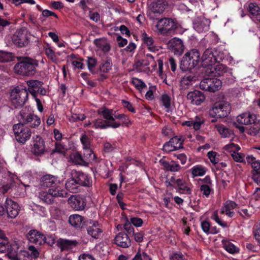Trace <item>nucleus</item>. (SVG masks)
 <instances>
[{
	"mask_svg": "<svg viewBox=\"0 0 260 260\" xmlns=\"http://www.w3.org/2000/svg\"><path fill=\"white\" fill-rule=\"evenodd\" d=\"M40 185L42 188L49 187L47 192H43L40 194V198L48 204H51L54 202V197L66 198L68 196V192L66 190L61 189L58 183L63 184L62 181L60 180H39Z\"/></svg>",
	"mask_w": 260,
	"mask_h": 260,
	"instance_id": "f257e3e1",
	"label": "nucleus"
},
{
	"mask_svg": "<svg viewBox=\"0 0 260 260\" xmlns=\"http://www.w3.org/2000/svg\"><path fill=\"white\" fill-rule=\"evenodd\" d=\"M38 66V60L29 57H22L15 65L14 70L19 75L32 77L36 74Z\"/></svg>",
	"mask_w": 260,
	"mask_h": 260,
	"instance_id": "f03ea898",
	"label": "nucleus"
},
{
	"mask_svg": "<svg viewBox=\"0 0 260 260\" xmlns=\"http://www.w3.org/2000/svg\"><path fill=\"white\" fill-rule=\"evenodd\" d=\"M200 52L195 49L186 52L181 60L180 68L182 71L193 69L201 61Z\"/></svg>",
	"mask_w": 260,
	"mask_h": 260,
	"instance_id": "7ed1b4c3",
	"label": "nucleus"
},
{
	"mask_svg": "<svg viewBox=\"0 0 260 260\" xmlns=\"http://www.w3.org/2000/svg\"><path fill=\"white\" fill-rule=\"evenodd\" d=\"M157 32L165 36H171L177 28L175 22L171 18H164L158 20L156 24Z\"/></svg>",
	"mask_w": 260,
	"mask_h": 260,
	"instance_id": "20e7f679",
	"label": "nucleus"
},
{
	"mask_svg": "<svg viewBox=\"0 0 260 260\" xmlns=\"http://www.w3.org/2000/svg\"><path fill=\"white\" fill-rule=\"evenodd\" d=\"M13 130L16 140L22 144H24L31 136L30 129L21 121L13 125Z\"/></svg>",
	"mask_w": 260,
	"mask_h": 260,
	"instance_id": "39448f33",
	"label": "nucleus"
},
{
	"mask_svg": "<svg viewBox=\"0 0 260 260\" xmlns=\"http://www.w3.org/2000/svg\"><path fill=\"white\" fill-rule=\"evenodd\" d=\"M231 107L225 102L215 103L209 111V115L212 117L218 118L225 117L230 113Z\"/></svg>",
	"mask_w": 260,
	"mask_h": 260,
	"instance_id": "423d86ee",
	"label": "nucleus"
},
{
	"mask_svg": "<svg viewBox=\"0 0 260 260\" xmlns=\"http://www.w3.org/2000/svg\"><path fill=\"white\" fill-rule=\"evenodd\" d=\"M19 121L24 123L25 125L29 124L31 128L38 127L41 123V119L37 115L28 112L25 109L21 110L19 114Z\"/></svg>",
	"mask_w": 260,
	"mask_h": 260,
	"instance_id": "0eeeda50",
	"label": "nucleus"
},
{
	"mask_svg": "<svg viewBox=\"0 0 260 260\" xmlns=\"http://www.w3.org/2000/svg\"><path fill=\"white\" fill-rule=\"evenodd\" d=\"M166 185L176 189L180 193L189 194L191 193L190 184L185 180H166Z\"/></svg>",
	"mask_w": 260,
	"mask_h": 260,
	"instance_id": "6e6552de",
	"label": "nucleus"
},
{
	"mask_svg": "<svg viewBox=\"0 0 260 260\" xmlns=\"http://www.w3.org/2000/svg\"><path fill=\"white\" fill-rule=\"evenodd\" d=\"M28 97L27 91L24 89L15 88L12 90L10 100L15 108L22 106L26 101Z\"/></svg>",
	"mask_w": 260,
	"mask_h": 260,
	"instance_id": "1a4fd4ad",
	"label": "nucleus"
},
{
	"mask_svg": "<svg viewBox=\"0 0 260 260\" xmlns=\"http://www.w3.org/2000/svg\"><path fill=\"white\" fill-rule=\"evenodd\" d=\"M222 85L221 81L215 78H207L203 79L200 84V87L202 90L215 92L219 90Z\"/></svg>",
	"mask_w": 260,
	"mask_h": 260,
	"instance_id": "9d476101",
	"label": "nucleus"
},
{
	"mask_svg": "<svg viewBox=\"0 0 260 260\" xmlns=\"http://www.w3.org/2000/svg\"><path fill=\"white\" fill-rule=\"evenodd\" d=\"M12 41L17 47H23L27 46L29 43L27 31L22 29L17 30L13 35Z\"/></svg>",
	"mask_w": 260,
	"mask_h": 260,
	"instance_id": "9b49d317",
	"label": "nucleus"
},
{
	"mask_svg": "<svg viewBox=\"0 0 260 260\" xmlns=\"http://www.w3.org/2000/svg\"><path fill=\"white\" fill-rule=\"evenodd\" d=\"M206 75L214 77H221L230 74L228 72L227 67L222 64H217L215 66L208 67L205 69Z\"/></svg>",
	"mask_w": 260,
	"mask_h": 260,
	"instance_id": "f8f14e48",
	"label": "nucleus"
},
{
	"mask_svg": "<svg viewBox=\"0 0 260 260\" xmlns=\"http://www.w3.org/2000/svg\"><path fill=\"white\" fill-rule=\"evenodd\" d=\"M216 54V52H213L211 49H206L201 57L202 66H205L207 68L214 64L218 61Z\"/></svg>",
	"mask_w": 260,
	"mask_h": 260,
	"instance_id": "ddd939ff",
	"label": "nucleus"
},
{
	"mask_svg": "<svg viewBox=\"0 0 260 260\" xmlns=\"http://www.w3.org/2000/svg\"><path fill=\"white\" fill-rule=\"evenodd\" d=\"M92 180H68L65 183L66 188L70 192H77L81 186H88Z\"/></svg>",
	"mask_w": 260,
	"mask_h": 260,
	"instance_id": "4468645a",
	"label": "nucleus"
},
{
	"mask_svg": "<svg viewBox=\"0 0 260 260\" xmlns=\"http://www.w3.org/2000/svg\"><path fill=\"white\" fill-rule=\"evenodd\" d=\"M22 251L24 250L20 248L19 244L15 241L11 244L9 243V249L7 252L11 260H23V258L20 256V254L23 253Z\"/></svg>",
	"mask_w": 260,
	"mask_h": 260,
	"instance_id": "2eb2a0df",
	"label": "nucleus"
},
{
	"mask_svg": "<svg viewBox=\"0 0 260 260\" xmlns=\"http://www.w3.org/2000/svg\"><path fill=\"white\" fill-rule=\"evenodd\" d=\"M6 211L9 218H13L19 213V205L12 199L7 198L5 202Z\"/></svg>",
	"mask_w": 260,
	"mask_h": 260,
	"instance_id": "dca6fc26",
	"label": "nucleus"
},
{
	"mask_svg": "<svg viewBox=\"0 0 260 260\" xmlns=\"http://www.w3.org/2000/svg\"><path fill=\"white\" fill-rule=\"evenodd\" d=\"M167 45L168 48L171 49L175 54L177 55L182 54L184 50V46L182 41L177 38H174L169 40Z\"/></svg>",
	"mask_w": 260,
	"mask_h": 260,
	"instance_id": "f3484780",
	"label": "nucleus"
},
{
	"mask_svg": "<svg viewBox=\"0 0 260 260\" xmlns=\"http://www.w3.org/2000/svg\"><path fill=\"white\" fill-rule=\"evenodd\" d=\"M186 98L190 103L196 105H200L205 99L204 94L197 90L188 92Z\"/></svg>",
	"mask_w": 260,
	"mask_h": 260,
	"instance_id": "a211bd4d",
	"label": "nucleus"
},
{
	"mask_svg": "<svg viewBox=\"0 0 260 260\" xmlns=\"http://www.w3.org/2000/svg\"><path fill=\"white\" fill-rule=\"evenodd\" d=\"M114 243L122 248H128L131 245V240L129 236L124 232H120L114 238Z\"/></svg>",
	"mask_w": 260,
	"mask_h": 260,
	"instance_id": "6ab92c4d",
	"label": "nucleus"
},
{
	"mask_svg": "<svg viewBox=\"0 0 260 260\" xmlns=\"http://www.w3.org/2000/svg\"><path fill=\"white\" fill-rule=\"evenodd\" d=\"M27 238L31 243L38 245H42L44 243V239L45 235L36 230H31L26 235Z\"/></svg>",
	"mask_w": 260,
	"mask_h": 260,
	"instance_id": "aec40b11",
	"label": "nucleus"
},
{
	"mask_svg": "<svg viewBox=\"0 0 260 260\" xmlns=\"http://www.w3.org/2000/svg\"><path fill=\"white\" fill-rule=\"evenodd\" d=\"M22 252V254H20V256L23 258V260L36 259L40 255L38 249L33 245L29 246L28 250H24Z\"/></svg>",
	"mask_w": 260,
	"mask_h": 260,
	"instance_id": "412c9836",
	"label": "nucleus"
},
{
	"mask_svg": "<svg viewBox=\"0 0 260 260\" xmlns=\"http://www.w3.org/2000/svg\"><path fill=\"white\" fill-rule=\"evenodd\" d=\"M120 125V122H111L109 120H104L101 119H96L93 122V126L95 128L105 129L108 127L116 128L119 127Z\"/></svg>",
	"mask_w": 260,
	"mask_h": 260,
	"instance_id": "4be33fe9",
	"label": "nucleus"
},
{
	"mask_svg": "<svg viewBox=\"0 0 260 260\" xmlns=\"http://www.w3.org/2000/svg\"><path fill=\"white\" fill-rule=\"evenodd\" d=\"M78 244V242L76 240H71L60 238L57 241V245L61 251H68L73 249Z\"/></svg>",
	"mask_w": 260,
	"mask_h": 260,
	"instance_id": "5701e85b",
	"label": "nucleus"
},
{
	"mask_svg": "<svg viewBox=\"0 0 260 260\" xmlns=\"http://www.w3.org/2000/svg\"><path fill=\"white\" fill-rule=\"evenodd\" d=\"M68 221L69 223L75 229H82L85 225V218L77 214L71 215Z\"/></svg>",
	"mask_w": 260,
	"mask_h": 260,
	"instance_id": "b1692460",
	"label": "nucleus"
},
{
	"mask_svg": "<svg viewBox=\"0 0 260 260\" xmlns=\"http://www.w3.org/2000/svg\"><path fill=\"white\" fill-rule=\"evenodd\" d=\"M32 150L35 154L40 155L45 151V145L44 140L39 136H36L34 141Z\"/></svg>",
	"mask_w": 260,
	"mask_h": 260,
	"instance_id": "393cba45",
	"label": "nucleus"
},
{
	"mask_svg": "<svg viewBox=\"0 0 260 260\" xmlns=\"http://www.w3.org/2000/svg\"><path fill=\"white\" fill-rule=\"evenodd\" d=\"M101 226L98 221H93L92 225L87 228L88 234L94 239H98L103 232Z\"/></svg>",
	"mask_w": 260,
	"mask_h": 260,
	"instance_id": "a878e982",
	"label": "nucleus"
},
{
	"mask_svg": "<svg viewBox=\"0 0 260 260\" xmlns=\"http://www.w3.org/2000/svg\"><path fill=\"white\" fill-rule=\"evenodd\" d=\"M237 119L239 124L248 125L255 122L256 116L249 113H243L238 115Z\"/></svg>",
	"mask_w": 260,
	"mask_h": 260,
	"instance_id": "bb28decb",
	"label": "nucleus"
},
{
	"mask_svg": "<svg viewBox=\"0 0 260 260\" xmlns=\"http://www.w3.org/2000/svg\"><path fill=\"white\" fill-rule=\"evenodd\" d=\"M222 244L223 248L230 254H235L240 252V248L230 241L223 240Z\"/></svg>",
	"mask_w": 260,
	"mask_h": 260,
	"instance_id": "cd10ccee",
	"label": "nucleus"
},
{
	"mask_svg": "<svg viewBox=\"0 0 260 260\" xmlns=\"http://www.w3.org/2000/svg\"><path fill=\"white\" fill-rule=\"evenodd\" d=\"M97 112L99 114H102L105 120L110 121L111 122H116L115 118L113 117V111L112 109H109L106 107H103L98 110Z\"/></svg>",
	"mask_w": 260,
	"mask_h": 260,
	"instance_id": "c85d7f7f",
	"label": "nucleus"
},
{
	"mask_svg": "<svg viewBox=\"0 0 260 260\" xmlns=\"http://www.w3.org/2000/svg\"><path fill=\"white\" fill-rule=\"evenodd\" d=\"M71 159L76 165H82L84 166H88V162H87L83 156L79 152L73 153L70 156Z\"/></svg>",
	"mask_w": 260,
	"mask_h": 260,
	"instance_id": "c756f323",
	"label": "nucleus"
},
{
	"mask_svg": "<svg viewBox=\"0 0 260 260\" xmlns=\"http://www.w3.org/2000/svg\"><path fill=\"white\" fill-rule=\"evenodd\" d=\"M160 162L164 168L167 171L177 172L180 169V166L174 161H171L170 162H169L167 161L161 160Z\"/></svg>",
	"mask_w": 260,
	"mask_h": 260,
	"instance_id": "7c9ffc66",
	"label": "nucleus"
},
{
	"mask_svg": "<svg viewBox=\"0 0 260 260\" xmlns=\"http://www.w3.org/2000/svg\"><path fill=\"white\" fill-rule=\"evenodd\" d=\"M70 204L72 208L75 210H82L85 206V203L83 201L76 198H72Z\"/></svg>",
	"mask_w": 260,
	"mask_h": 260,
	"instance_id": "2f4dec72",
	"label": "nucleus"
},
{
	"mask_svg": "<svg viewBox=\"0 0 260 260\" xmlns=\"http://www.w3.org/2000/svg\"><path fill=\"white\" fill-rule=\"evenodd\" d=\"M150 9L154 13H161L165 9V5L163 2L158 1L152 2L150 5Z\"/></svg>",
	"mask_w": 260,
	"mask_h": 260,
	"instance_id": "473e14b6",
	"label": "nucleus"
},
{
	"mask_svg": "<svg viewBox=\"0 0 260 260\" xmlns=\"http://www.w3.org/2000/svg\"><path fill=\"white\" fill-rule=\"evenodd\" d=\"M206 171L207 170L205 167L202 166L197 165L192 168L191 173L193 177L202 176L205 175Z\"/></svg>",
	"mask_w": 260,
	"mask_h": 260,
	"instance_id": "72a5a7b5",
	"label": "nucleus"
},
{
	"mask_svg": "<svg viewBox=\"0 0 260 260\" xmlns=\"http://www.w3.org/2000/svg\"><path fill=\"white\" fill-rule=\"evenodd\" d=\"M215 127L219 134L223 138L229 137L233 134L232 130L226 128L223 125H216Z\"/></svg>",
	"mask_w": 260,
	"mask_h": 260,
	"instance_id": "f704fd0d",
	"label": "nucleus"
},
{
	"mask_svg": "<svg viewBox=\"0 0 260 260\" xmlns=\"http://www.w3.org/2000/svg\"><path fill=\"white\" fill-rule=\"evenodd\" d=\"M143 40L145 44L147 45L148 48L151 51H153L154 46H153L154 40L151 37H148L146 33L143 34Z\"/></svg>",
	"mask_w": 260,
	"mask_h": 260,
	"instance_id": "c9c22d12",
	"label": "nucleus"
},
{
	"mask_svg": "<svg viewBox=\"0 0 260 260\" xmlns=\"http://www.w3.org/2000/svg\"><path fill=\"white\" fill-rule=\"evenodd\" d=\"M125 222L123 225L124 229L125 231H126L127 235L129 237L131 236H133V235L135 233L134 228L131 224L129 221L127 217L125 218Z\"/></svg>",
	"mask_w": 260,
	"mask_h": 260,
	"instance_id": "e433bc0d",
	"label": "nucleus"
},
{
	"mask_svg": "<svg viewBox=\"0 0 260 260\" xmlns=\"http://www.w3.org/2000/svg\"><path fill=\"white\" fill-rule=\"evenodd\" d=\"M83 157L88 163L91 160H94L96 158L95 154L93 153L92 150L90 148L85 149V151L84 153Z\"/></svg>",
	"mask_w": 260,
	"mask_h": 260,
	"instance_id": "4c0bfd02",
	"label": "nucleus"
},
{
	"mask_svg": "<svg viewBox=\"0 0 260 260\" xmlns=\"http://www.w3.org/2000/svg\"><path fill=\"white\" fill-rule=\"evenodd\" d=\"M169 141L177 150L183 148V140L181 138L175 136L171 138Z\"/></svg>",
	"mask_w": 260,
	"mask_h": 260,
	"instance_id": "58836bf2",
	"label": "nucleus"
},
{
	"mask_svg": "<svg viewBox=\"0 0 260 260\" xmlns=\"http://www.w3.org/2000/svg\"><path fill=\"white\" fill-rule=\"evenodd\" d=\"M247 10L251 15L255 16V17L257 15H260L258 13L260 8L256 3H250Z\"/></svg>",
	"mask_w": 260,
	"mask_h": 260,
	"instance_id": "ea45409f",
	"label": "nucleus"
},
{
	"mask_svg": "<svg viewBox=\"0 0 260 260\" xmlns=\"http://www.w3.org/2000/svg\"><path fill=\"white\" fill-rule=\"evenodd\" d=\"M43 83L37 80H30L27 81V85L29 88L37 89L41 87Z\"/></svg>",
	"mask_w": 260,
	"mask_h": 260,
	"instance_id": "a19ab883",
	"label": "nucleus"
},
{
	"mask_svg": "<svg viewBox=\"0 0 260 260\" xmlns=\"http://www.w3.org/2000/svg\"><path fill=\"white\" fill-rule=\"evenodd\" d=\"M100 70L104 73H108L112 69V61L107 60L105 61L100 66Z\"/></svg>",
	"mask_w": 260,
	"mask_h": 260,
	"instance_id": "79ce46f5",
	"label": "nucleus"
},
{
	"mask_svg": "<svg viewBox=\"0 0 260 260\" xmlns=\"http://www.w3.org/2000/svg\"><path fill=\"white\" fill-rule=\"evenodd\" d=\"M9 242L7 238H3L0 240V252L5 253L9 249Z\"/></svg>",
	"mask_w": 260,
	"mask_h": 260,
	"instance_id": "37998d69",
	"label": "nucleus"
},
{
	"mask_svg": "<svg viewBox=\"0 0 260 260\" xmlns=\"http://www.w3.org/2000/svg\"><path fill=\"white\" fill-rule=\"evenodd\" d=\"M202 121L201 120L199 121H186L183 123V125H187L188 126H193L195 130H198L200 129Z\"/></svg>",
	"mask_w": 260,
	"mask_h": 260,
	"instance_id": "c03bdc74",
	"label": "nucleus"
},
{
	"mask_svg": "<svg viewBox=\"0 0 260 260\" xmlns=\"http://www.w3.org/2000/svg\"><path fill=\"white\" fill-rule=\"evenodd\" d=\"M12 54L9 52H0V62H5L11 61Z\"/></svg>",
	"mask_w": 260,
	"mask_h": 260,
	"instance_id": "a18cd8bd",
	"label": "nucleus"
},
{
	"mask_svg": "<svg viewBox=\"0 0 260 260\" xmlns=\"http://www.w3.org/2000/svg\"><path fill=\"white\" fill-rule=\"evenodd\" d=\"M45 52L48 58L51 59L52 61L55 62L57 60V57L55 53L50 47H47L45 49Z\"/></svg>",
	"mask_w": 260,
	"mask_h": 260,
	"instance_id": "49530a36",
	"label": "nucleus"
},
{
	"mask_svg": "<svg viewBox=\"0 0 260 260\" xmlns=\"http://www.w3.org/2000/svg\"><path fill=\"white\" fill-rule=\"evenodd\" d=\"M238 205L234 201L231 200L226 201L222 208V210H233L237 207Z\"/></svg>",
	"mask_w": 260,
	"mask_h": 260,
	"instance_id": "de8ad7c7",
	"label": "nucleus"
},
{
	"mask_svg": "<svg viewBox=\"0 0 260 260\" xmlns=\"http://www.w3.org/2000/svg\"><path fill=\"white\" fill-rule=\"evenodd\" d=\"M211 219L215 220L216 222H217L219 225H220L222 228L228 227L227 223L224 221H223L220 219L217 212H214L213 213V214L211 216Z\"/></svg>",
	"mask_w": 260,
	"mask_h": 260,
	"instance_id": "09e8293b",
	"label": "nucleus"
},
{
	"mask_svg": "<svg viewBox=\"0 0 260 260\" xmlns=\"http://www.w3.org/2000/svg\"><path fill=\"white\" fill-rule=\"evenodd\" d=\"M161 100L163 105L166 108L169 109L171 107V97L167 94H164L162 95Z\"/></svg>",
	"mask_w": 260,
	"mask_h": 260,
	"instance_id": "8fccbe9b",
	"label": "nucleus"
},
{
	"mask_svg": "<svg viewBox=\"0 0 260 260\" xmlns=\"http://www.w3.org/2000/svg\"><path fill=\"white\" fill-rule=\"evenodd\" d=\"M97 61L95 58L93 57H88L87 60V65L89 70L93 74L95 73L94 69L96 64Z\"/></svg>",
	"mask_w": 260,
	"mask_h": 260,
	"instance_id": "3c124183",
	"label": "nucleus"
},
{
	"mask_svg": "<svg viewBox=\"0 0 260 260\" xmlns=\"http://www.w3.org/2000/svg\"><path fill=\"white\" fill-rule=\"evenodd\" d=\"M132 83L139 90L142 89L146 87V84L138 78H133Z\"/></svg>",
	"mask_w": 260,
	"mask_h": 260,
	"instance_id": "603ef678",
	"label": "nucleus"
},
{
	"mask_svg": "<svg viewBox=\"0 0 260 260\" xmlns=\"http://www.w3.org/2000/svg\"><path fill=\"white\" fill-rule=\"evenodd\" d=\"M200 190L202 192L203 195L208 198L212 189L209 185L203 184L201 186Z\"/></svg>",
	"mask_w": 260,
	"mask_h": 260,
	"instance_id": "864d4df0",
	"label": "nucleus"
},
{
	"mask_svg": "<svg viewBox=\"0 0 260 260\" xmlns=\"http://www.w3.org/2000/svg\"><path fill=\"white\" fill-rule=\"evenodd\" d=\"M201 227L205 233L207 235H209V230L211 227V224L209 221L207 220L202 221L201 223Z\"/></svg>",
	"mask_w": 260,
	"mask_h": 260,
	"instance_id": "5fc2aeb1",
	"label": "nucleus"
},
{
	"mask_svg": "<svg viewBox=\"0 0 260 260\" xmlns=\"http://www.w3.org/2000/svg\"><path fill=\"white\" fill-rule=\"evenodd\" d=\"M86 116L84 114L73 113L69 118L71 122H76L78 120H83Z\"/></svg>",
	"mask_w": 260,
	"mask_h": 260,
	"instance_id": "6e6d98bb",
	"label": "nucleus"
},
{
	"mask_svg": "<svg viewBox=\"0 0 260 260\" xmlns=\"http://www.w3.org/2000/svg\"><path fill=\"white\" fill-rule=\"evenodd\" d=\"M129 221L131 225L133 224L136 227H140L143 223V220L138 217H132Z\"/></svg>",
	"mask_w": 260,
	"mask_h": 260,
	"instance_id": "4d7b16f0",
	"label": "nucleus"
},
{
	"mask_svg": "<svg viewBox=\"0 0 260 260\" xmlns=\"http://www.w3.org/2000/svg\"><path fill=\"white\" fill-rule=\"evenodd\" d=\"M80 140L83 145L84 148H90V139L86 135H83L80 139Z\"/></svg>",
	"mask_w": 260,
	"mask_h": 260,
	"instance_id": "13d9d810",
	"label": "nucleus"
},
{
	"mask_svg": "<svg viewBox=\"0 0 260 260\" xmlns=\"http://www.w3.org/2000/svg\"><path fill=\"white\" fill-rule=\"evenodd\" d=\"M224 148L226 150L234 153V150H235V152H238L240 150V147L238 145L231 143L225 146Z\"/></svg>",
	"mask_w": 260,
	"mask_h": 260,
	"instance_id": "bf43d9fd",
	"label": "nucleus"
},
{
	"mask_svg": "<svg viewBox=\"0 0 260 260\" xmlns=\"http://www.w3.org/2000/svg\"><path fill=\"white\" fill-rule=\"evenodd\" d=\"M44 239V244H46L50 246H52L55 243V238L53 235H50L47 236H45V238Z\"/></svg>",
	"mask_w": 260,
	"mask_h": 260,
	"instance_id": "052dcab7",
	"label": "nucleus"
},
{
	"mask_svg": "<svg viewBox=\"0 0 260 260\" xmlns=\"http://www.w3.org/2000/svg\"><path fill=\"white\" fill-rule=\"evenodd\" d=\"M253 125H252L250 130L251 133L253 135H256L260 131V122H256V119L255 120V122L254 123H252Z\"/></svg>",
	"mask_w": 260,
	"mask_h": 260,
	"instance_id": "680f3d73",
	"label": "nucleus"
},
{
	"mask_svg": "<svg viewBox=\"0 0 260 260\" xmlns=\"http://www.w3.org/2000/svg\"><path fill=\"white\" fill-rule=\"evenodd\" d=\"M55 152H57L61 154L64 153H65V148L60 143H56L55 148L52 151L51 154Z\"/></svg>",
	"mask_w": 260,
	"mask_h": 260,
	"instance_id": "e2e57ef3",
	"label": "nucleus"
},
{
	"mask_svg": "<svg viewBox=\"0 0 260 260\" xmlns=\"http://www.w3.org/2000/svg\"><path fill=\"white\" fill-rule=\"evenodd\" d=\"M170 258L171 260H184V256L180 252H174Z\"/></svg>",
	"mask_w": 260,
	"mask_h": 260,
	"instance_id": "0e129e2a",
	"label": "nucleus"
},
{
	"mask_svg": "<svg viewBox=\"0 0 260 260\" xmlns=\"http://www.w3.org/2000/svg\"><path fill=\"white\" fill-rule=\"evenodd\" d=\"M233 158L236 161L242 162L244 155L243 154L238 153L234 150V153H231Z\"/></svg>",
	"mask_w": 260,
	"mask_h": 260,
	"instance_id": "69168bd1",
	"label": "nucleus"
},
{
	"mask_svg": "<svg viewBox=\"0 0 260 260\" xmlns=\"http://www.w3.org/2000/svg\"><path fill=\"white\" fill-rule=\"evenodd\" d=\"M252 168L253 169V174L254 175H260V161H258L257 162H254Z\"/></svg>",
	"mask_w": 260,
	"mask_h": 260,
	"instance_id": "338daca9",
	"label": "nucleus"
},
{
	"mask_svg": "<svg viewBox=\"0 0 260 260\" xmlns=\"http://www.w3.org/2000/svg\"><path fill=\"white\" fill-rule=\"evenodd\" d=\"M78 260H95L94 257L90 254L83 253L80 254Z\"/></svg>",
	"mask_w": 260,
	"mask_h": 260,
	"instance_id": "774afa93",
	"label": "nucleus"
}]
</instances>
